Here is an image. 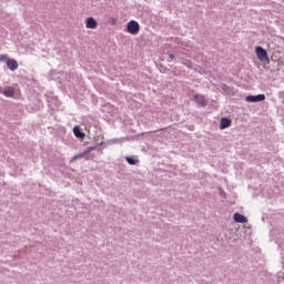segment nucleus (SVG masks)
<instances>
[{
	"instance_id": "nucleus-1",
	"label": "nucleus",
	"mask_w": 284,
	"mask_h": 284,
	"mask_svg": "<svg viewBox=\"0 0 284 284\" xmlns=\"http://www.w3.org/2000/svg\"><path fill=\"white\" fill-rule=\"evenodd\" d=\"M141 30V26L139 24V22L131 20L128 22L126 24V32H129V34H139Z\"/></svg>"
},
{
	"instance_id": "nucleus-2",
	"label": "nucleus",
	"mask_w": 284,
	"mask_h": 284,
	"mask_svg": "<svg viewBox=\"0 0 284 284\" xmlns=\"http://www.w3.org/2000/svg\"><path fill=\"white\" fill-rule=\"evenodd\" d=\"M255 53L260 61H270V58H267V51L263 49V47H256Z\"/></svg>"
},
{
	"instance_id": "nucleus-3",
	"label": "nucleus",
	"mask_w": 284,
	"mask_h": 284,
	"mask_svg": "<svg viewBox=\"0 0 284 284\" xmlns=\"http://www.w3.org/2000/svg\"><path fill=\"white\" fill-rule=\"evenodd\" d=\"M99 27V23L97 22V20L92 17L87 18L85 20V28L88 30H97V28Z\"/></svg>"
},
{
	"instance_id": "nucleus-4",
	"label": "nucleus",
	"mask_w": 284,
	"mask_h": 284,
	"mask_svg": "<svg viewBox=\"0 0 284 284\" xmlns=\"http://www.w3.org/2000/svg\"><path fill=\"white\" fill-rule=\"evenodd\" d=\"M246 101L247 103H258L261 101H265V94L247 95Z\"/></svg>"
},
{
	"instance_id": "nucleus-5",
	"label": "nucleus",
	"mask_w": 284,
	"mask_h": 284,
	"mask_svg": "<svg viewBox=\"0 0 284 284\" xmlns=\"http://www.w3.org/2000/svg\"><path fill=\"white\" fill-rule=\"evenodd\" d=\"M7 68L8 70H11L12 72H14V70L19 69V62H17V60L14 59H9L7 60Z\"/></svg>"
},
{
	"instance_id": "nucleus-6",
	"label": "nucleus",
	"mask_w": 284,
	"mask_h": 284,
	"mask_svg": "<svg viewBox=\"0 0 284 284\" xmlns=\"http://www.w3.org/2000/svg\"><path fill=\"white\" fill-rule=\"evenodd\" d=\"M1 94H3L7 98H12L14 97V88L12 87H7L3 90L0 89Z\"/></svg>"
},
{
	"instance_id": "nucleus-7",
	"label": "nucleus",
	"mask_w": 284,
	"mask_h": 284,
	"mask_svg": "<svg viewBox=\"0 0 284 284\" xmlns=\"http://www.w3.org/2000/svg\"><path fill=\"white\" fill-rule=\"evenodd\" d=\"M232 125V120L227 118H222L220 122V129L225 130Z\"/></svg>"
},
{
	"instance_id": "nucleus-8",
	"label": "nucleus",
	"mask_w": 284,
	"mask_h": 284,
	"mask_svg": "<svg viewBox=\"0 0 284 284\" xmlns=\"http://www.w3.org/2000/svg\"><path fill=\"white\" fill-rule=\"evenodd\" d=\"M92 150H94V148L90 146L83 153L77 154L71 159V163L79 160V159H83V156H85V154H88L89 152H92Z\"/></svg>"
},
{
	"instance_id": "nucleus-9",
	"label": "nucleus",
	"mask_w": 284,
	"mask_h": 284,
	"mask_svg": "<svg viewBox=\"0 0 284 284\" xmlns=\"http://www.w3.org/2000/svg\"><path fill=\"white\" fill-rule=\"evenodd\" d=\"M194 101H195V103H197V105H202V106L207 105V101L205 100V97H203V95H199V94L195 95Z\"/></svg>"
},
{
	"instance_id": "nucleus-10",
	"label": "nucleus",
	"mask_w": 284,
	"mask_h": 284,
	"mask_svg": "<svg viewBox=\"0 0 284 284\" xmlns=\"http://www.w3.org/2000/svg\"><path fill=\"white\" fill-rule=\"evenodd\" d=\"M234 221H235V223H247V217H245L241 213H235L234 214Z\"/></svg>"
},
{
	"instance_id": "nucleus-11",
	"label": "nucleus",
	"mask_w": 284,
	"mask_h": 284,
	"mask_svg": "<svg viewBox=\"0 0 284 284\" xmlns=\"http://www.w3.org/2000/svg\"><path fill=\"white\" fill-rule=\"evenodd\" d=\"M73 134H74V136H77V139L85 138V133L81 132V128H79V126L73 128Z\"/></svg>"
},
{
	"instance_id": "nucleus-12",
	"label": "nucleus",
	"mask_w": 284,
	"mask_h": 284,
	"mask_svg": "<svg viewBox=\"0 0 284 284\" xmlns=\"http://www.w3.org/2000/svg\"><path fill=\"white\" fill-rule=\"evenodd\" d=\"M126 162L129 165H136V160H133L132 158H126Z\"/></svg>"
},
{
	"instance_id": "nucleus-13",
	"label": "nucleus",
	"mask_w": 284,
	"mask_h": 284,
	"mask_svg": "<svg viewBox=\"0 0 284 284\" xmlns=\"http://www.w3.org/2000/svg\"><path fill=\"white\" fill-rule=\"evenodd\" d=\"M9 59L8 54H0V61H8Z\"/></svg>"
},
{
	"instance_id": "nucleus-14",
	"label": "nucleus",
	"mask_w": 284,
	"mask_h": 284,
	"mask_svg": "<svg viewBox=\"0 0 284 284\" xmlns=\"http://www.w3.org/2000/svg\"><path fill=\"white\" fill-rule=\"evenodd\" d=\"M169 58H170L171 60H173V59H174V54L171 53V54L169 55Z\"/></svg>"
}]
</instances>
